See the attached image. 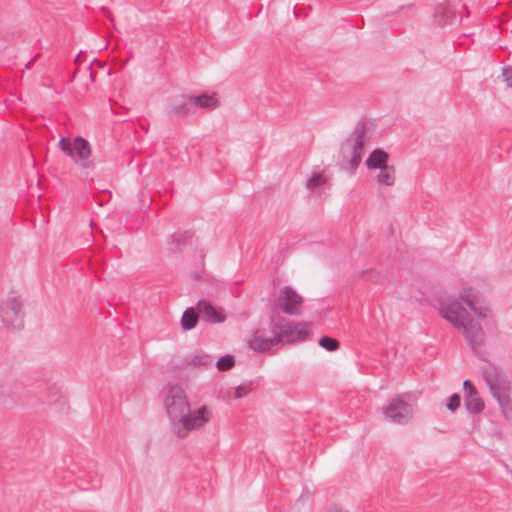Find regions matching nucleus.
<instances>
[{
    "label": "nucleus",
    "instance_id": "obj_2",
    "mask_svg": "<svg viewBox=\"0 0 512 512\" xmlns=\"http://www.w3.org/2000/svg\"><path fill=\"white\" fill-rule=\"evenodd\" d=\"M164 403L172 431L178 438L202 428L213 416L212 410L206 405L191 411L186 393L179 385L168 387Z\"/></svg>",
    "mask_w": 512,
    "mask_h": 512
},
{
    "label": "nucleus",
    "instance_id": "obj_16",
    "mask_svg": "<svg viewBox=\"0 0 512 512\" xmlns=\"http://www.w3.org/2000/svg\"><path fill=\"white\" fill-rule=\"evenodd\" d=\"M465 408L473 414L480 413L484 409V402L480 398L479 394L464 395Z\"/></svg>",
    "mask_w": 512,
    "mask_h": 512
},
{
    "label": "nucleus",
    "instance_id": "obj_3",
    "mask_svg": "<svg viewBox=\"0 0 512 512\" xmlns=\"http://www.w3.org/2000/svg\"><path fill=\"white\" fill-rule=\"evenodd\" d=\"M369 129L365 122L359 121L352 134L341 145L340 153L343 161H347L351 171L356 170L365 154V143Z\"/></svg>",
    "mask_w": 512,
    "mask_h": 512
},
{
    "label": "nucleus",
    "instance_id": "obj_25",
    "mask_svg": "<svg viewBox=\"0 0 512 512\" xmlns=\"http://www.w3.org/2000/svg\"><path fill=\"white\" fill-rule=\"evenodd\" d=\"M326 182L325 178L320 173H313L307 180L308 188H315L324 185Z\"/></svg>",
    "mask_w": 512,
    "mask_h": 512
},
{
    "label": "nucleus",
    "instance_id": "obj_32",
    "mask_svg": "<svg viewBox=\"0 0 512 512\" xmlns=\"http://www.w3.org/2000/svg\"><path fill=\"white\" fill-rule=\"evenodd\" d=\"M98 67L105 69L107 66L101 65V66H98Z\"/></svg>",
    "mask_w": 512,
    "mask_h": 512
},
{
    "label": "nucleus",
    "instance_id": "obj_30",
    "mask_svg": "<svg viewBox=\"0 0 512 512\" xmlns=\"http://www.w3.org/2000/svg\"><path fill=\"white\" fill-rule=\"evenodd\" d=\"M92 65H89L86 67V70L90 73V77L92 78L93 77V71H92Z\"/></svg>",
    "mask_w": 512,
    "mask_h": 512
},
{
    "label": "nucleus",
    "instance_id": "obj_7",
    "mask_svg": "<svg viewBox=\"0 0 512 512\" xmlns=\"http://www.w3.org/2000/svg\"><path fill=\"white\" fill-rule=\"evenodd\" d=\"M414 409L404 400L403 395H396L384 409L385 417L396 424L405 425L413 418Z\"/></svg>",
    "mask_w": 512,
    "mask_h": 512
},
{
    "label": "nucleus",
    "instance_id": "obj_6",
    "mask_svg": "<svg viewBox=\"0 0 512 512\" xmlns=\"http://www.w3.org/2000/svg\"><path fill=\"white\" fill-rule=\"evenodd\" d=\"M58 147L82 168L93 167L92 163L88 161V158L91 156V147L89 142L83 137L78 136L73 142L66 137H62L58 142Z\"/></svg>",
    "mask_w": 512,
    "mask_h": 512
},
{
    "label": "nucleus",
    "instance_id": "obj_20",
    "mask_svg": "<svg viewBox=\"0 0 512 512\" xmlns=\"http://www.w3.org/2000/svg\"><path fill=\"white\" fill-rule=\"evenodd\" d=\"M192 108H194V107H193V104L191 101V96H190L187 101H184L180 104H177V105H174L173 107H171L169 110V113L173 114L175 116H178V117L185 116L191 112Z\"/></svg>",
    "mask_w": 512,
    "mask_h": 512
},
{
    "label": "nucleus",
    "instance_id": "obj_26",
    "mask_svg": "<svg viewBox=\"0 0 512 512\" xmlns=\"http://www.w3.org/2000/svg\"><path fill=\"white\" fill-rule=\"evenodd\" d=\"M251 389H252L251 383H242L236 388L235 397L242 398V397L246 396L247 394H249Z\"/></svg>",
    "mask_w": 512,
    "mask_h": 512
},
{
    "label": "nucleus",
    "instance_id": "obj_4",
    "mask_svg": "<svg viewBox=\"0 0 512 512\" xmlns=\"http://www.w3.org/2000/svg\"><path fill=\"white\" fill-rule=\"evenodd\" d=\"M482 375L493 397L502 410L510 407V382L507 377L491 362L482 367Z\"/></svg>",
    "mask_w": 512,
    "mask_h": 512
},
{
    "label": "nucleus",
    "instance_id": "obj_18",
    "mask_svg": "<svg viewBox=\"0 0 512 512\" xmlns=\"http://www.w3.org/2000/svg\"><path fill=\"white\" fill-rule=\"evenodd\" d=\"M187 362L188 364L193 366L210 367L213 365L214 359L208 354L199 352L191 356V358Z\"/></svg>",
    "mask_w": 512,
    "mask_h": 512
},
{
    "label": "nucleus",
    "instance_id": "obj_21",
    "mask_svg": "<svg viewBox=\"0 0 512 512\" xmlns=\"http://www.w3.org/2000/svg\"><path fill=\"white\" fill-rule=\"evenodd\" d=\"M319 345L323 349L333 352L339 348V341L329 336H323L319 339Z\"/></svg>",
    "mask_w": 512,
    "mask_h": 512
},
{
    "label": "nucleus",
    "instance_id": "obj_17",
    "mask_svg": "<svg viewBox=\"0 0 512 512\" xmlns=\"http://www.w3.org/2000/svg\"><path fill=\"white\" fill-rule=\"evenodd\" d=\"M198 322V314L196 310L192 307L187 308L181 318V327L184 330H191L193 329Z\"/></svg>",
    "mask_w": 512,
    "mask_h": 512
},
{
    "label": "nucleus",
    "instance_id": "obj_1",
    "mask_svg": "<svg viewBox=\"0 0 512 512\" xmlns=\"http://www.w3.org/2000/svg\"><path fill=\"white\" fill-rule=\"evenodd\" d=\"M459 297L466 307L457 299H446L439 303V314L454 327L461 329L469 347L485 360L481 352L485 343V332L473 315L479 320H489L492 318V310L486 306L477 307V297L472 288H463Z\"/></svg>",
    "mask_w": 512,
    "mask_h": 512
},
{
    "label": "nucleus",
    "instance_id": "obj_10",
    "mask_svg": "<svg viewBox=\"0 0 512 512\" xmlns=\"http://www.w3.org/2000/svg\"><path fill=\"white\" fill-rule=\"evenodd\" d=\"M196 307L201 317L207 322L222 323L226 319V315L222 308L214 307L206 300H199Z\"/></svg>",
    "mask_w": 512,
    "mask_h": 512
},
{
    "label": "nucleus",
    "instance_id": "obj_23",
    "mask_svg": "<svg viewBox=\"0 0 512 512\" xmlns=\"http://www.w3.org/2000/svg\"><path fill=\"white\" fill-rule=\"evenodd\" d=\"M76 64H81L82 62H88V64H106L105 62L98 61L93 53L91 54H83L80 52L75 59Z\"/></svg>",
    "mask_w": 512,
    "mask_h": 512
},
{
    "label": "nucleus",
    "instance_id": "obj_9",
    "mask_svg": "<svg viewBox=\"0 0 512 512\" xmlns=\"http://www.w3.org/2000/svg\"><path fill=\"white\" fill-rule=\"evenodd\" d=\"M272 336H267L264 330H257L253 337L249 340V346L259 352L271 350L279 344V337L275 334V329L272 327Z\"/></svg>",
    "mask_w": 512,
    "mask_h": 512
},
{
    "label": "nucleus",
    "instance_id": "obj_13",
    "mask_svg": "<svg viewBox=\"0 0 512 512\" xmlns=\"http://www.w3.org/2000/svg\"><path fill=\"white\" fill-rule=\"evenodd\" d=\"M273 328L275 329V334L279 337V342L284 339L287 342H295L294 339V331L293 325L283 321H279L273 324Z\"/></svg>",
    "mask_w": 512,
    "mask_h": 512
},
{
    "label": "nucleus",
    "instance_id": "obj_31",
    "mask_svg": "<svg viewBox=\"0 0 512 512\" xmlns=\"http://www.w3.org/2000/svg\"><path fill=\"white\" fill-rule=\"evenodd\" d=\"M106 73H107V75H110L111 71L108 69V70H106Z\"/></svg>",
    "mask_w": 512,
    "mask_h": 512
},
{
    "label": "nucleus",
    "instance_id": "obj_28",
    "mask_svg": "<svg viewBox=\"0 0 512 512\" xmlns=\"http://www.w3.org/2000/svg\"><path fill=\"white\" fill-rule=\"evenodd\" d=\"M502 77L508 88L512 87V66H503Z\"/></svg>",
    "mask_w": 512,
    "mask_h": 512
},
{
    "label": "nucleus",
    "instance_id": "obj_24",
    "mask_svg": "<svg viewBox=\"0 0 512 512\" xmlns=\"http://www.w3.org/2000/svg\"><path fill=\"white\" fill-rule=\"evenodd\" d=\"M192 238V234L188 231L178 232L172 235V242L176 244V249L178 251L182 250V246L180 244L181 241L186 242L188 239Z\"/></svg>",
    "mask_w": 512,
    "mask_h": 512
},
{
    "label": "nucleus",
    "instance_id": "obj_14",
    "mask_svg": "<svg viewBox=\"0 0 512 512\" xmlns=\"http://www.w3.org/2000/svg\"><path fill=\"white\" fill-rule=\"evenodd\" d=\"M191 101L193 107L214 109L218 106V100L215 95L201 94L198 96H191Z\"/></svg>",
    "mask_w": 512,
    "mask_h": 512
},
{
    "label": "nucleus",
    "instance_id": "obj_29",
    "mask_svg": "<svg viewBox=\"0 0 512 512\" xmlns=\"http://www.w3.org/2000/svg\"><path fill=\"white\" fill-rule=\"evenodd\" d=\"M463 388L465 390V395H476L478 394L477 390H476V387L474 386V384L469 380V379H466L463 383Z\"/></svg>",
    "mask_w": 512,
    "mask_h": 512
},
{
    "label": "nucleus",
    "instance_id": "obj_12",
    "mask_svg": "<svg viewBox=\"0 0 512 512\" xmlns=\"http://www.w3.org/2000/svg\"><path fill=\"white\" fill-rule=\"evenodd\" d=\"M389 155L382 149L373 150L366 159V166L369 170L381 169L388 166Z\"/></svg>",
    "mask_w": 512,
    "mask_h": 512
},
{
    "label": "nucleus",
    "instance_id": "obj_27",
    "mask_svg": "<svg viewBox=\"0 0 512 512\" xmlns=\"http://www.w3.org/2000/svg\"><path fill=\"white\" fill-rule=\"evenodd\" d=\"M460 402H461L460 396L458 394H453L448 398L446 407L448 410L454 412L459 408Z\"/></svg>",
    "mask_w": 512,
    "mask_h": 512
},
{
    "label": "nucleus",
    "instance_id": "obj_15",
    "mask_svg": "<svg viewBox=\"0 0 512 512\" xmlns=\"http://www.w3.org/2000/svg\"><path fill=\"white\" fill-rule=\"evenodd\" d=\"M379 173L377 175V182L380 185L392 186L395 183V168L394 166H386L384 168L379 169Z\"/></svg>",
    "mask_w": 512,
    "mask_h": 512
},
{
    "label": "nucleus",
    "instance_id": "obj_11",
    "mask_svg": "<svg viewBox=\"0 0 512 512\" xmlns=\"http://www.w3.org/2000/svg\"><path fill=\"white\" fill-rule=\"evenodd\" d=\"M20 390L16 384L6 382L0 386V408L8 409L15 404L14 395Z\"/></svg>",
    "mask_w": 512,
    "mask_h": 512
},
{
    "label": "nucleus",
    "instance_id": "obj_5",
    "mask_svg": "<svg viewBox=\"0 0 512 512\" xmlns=\"http://www.w3.org/2000/svg\"><path fill=\"white\" fill-rule=\"evenodd\" d=\"M24 309L19 297L9 295L0 301V319L9 330H20L24 327Z\"/></svg>",
    "mask_w": 512,
    "mask_h": 512
},
{
    "label": "nucleus",
    "instance_id": "obj_8",
    "mask_svg": "<svg viewBox=\"0 0 512 512\" xmlns=\"http://www.w3.org/2000/svg\"><path fill=\"white\" fill-rule=\"evenodd\" d=\"M280 309L287 315H296L298 308L303 302L302 296H300L291 286H285L281 289L279 295Z\"/></svg>",
    "mask_w": 512,
    "mask_h": 512
},
{
    "label": "nucleus",
    "instance_id": "obj_22",
    "mask_svg": "<svg viewBox=\"0 0 512 512\" xmlns=\"http://www.w3.org/2000/svg\"><path fill=\"white\" fill-rule=\"evenodd\" d=\"M235 364L234 357L232 355H224L220 357L216 362V367L220 371H227L231 369Z\"/></svg>",
    "mask_w": 512,
    "mask_h": 512
},
{
    "label": "nucleus",
    "instance_id": "obj_19",
    "mask_svg": "<svg viewBox=\"0 0 512 512\" xmlns=\"http://www.w3.org/2000/svg\"><path fill=\"white\" fill-rule=\"evenodd\" d=\"M293 331L295 342L305 340L311 333V324L308 322H299L293 325Z\"/></svg>",
    "mask_w": 512,
    "mask_h": 512
}]
</instances>
